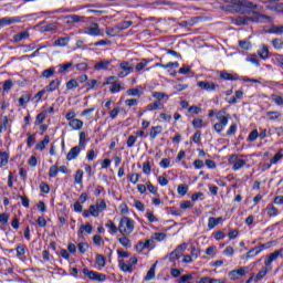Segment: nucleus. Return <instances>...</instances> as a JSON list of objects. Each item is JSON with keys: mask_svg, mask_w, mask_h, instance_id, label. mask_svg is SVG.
Returning a JSON list of instances; mask_svg holds the SVG:
<instances>
[{"mask_svg": "<svg viewBox=\"0 0 283 283\" xmlns=\"http://www.w3.org/2000/svg\"><path fill=\"white\" fill-rule=\"evenodd\" d=\"M143 92L138 88H128L127 90V95L128 96H140Z\"/></svg>", "mask_w": 283, "mask_h": 283, "instance_id": "obj_51", "label": "nucleus"}, {"mask_svg": "<svg viewBox=\"0 0 283 283\" xmlns=\"http://www.w3.org/2000/svg\"><path fill=\"white\" fill-rule=\"evenodd\" d=\"M119 244H122V247H125L126 249H132V241L127 238H119L118 239Z\"/></svg>", "mask_w": 283, "mask_h": 283, "instance_id": "obj_33", "label": "nucleus"}, {"mask_svg": "<svg viewBox=\"0 0 283 283\" xmlns=\"http://www.w3.org/2000/svg\"><path fill=\"white\" fill-rule=\"evenodd\" d=\"M220 78H222L223 81H239L240 76L227 72H220Z\"/></svg>", "mask_w": 283, "mask_h": 283, "instance_id": "obj_17", "label": "nucleus"}, {"mask_svg": "<svg viewBox=\"0 0 283 283\" xmlns=\"http://www.w3.org/2000/svg\"><path fill=\"white\" fill-rule=\"evenodd\" d=\"M266 209H268V216H270V218H273L280 214V210H277V208H275V206L273 205H269Z\"/></svg>", "mask_w": 283, "mask_h": 283, "instance_id": "obj_25", "label": "nucleus"}, {"mask_svg": "<svg viewBox=\"0 0 283 283\" xmlns=\"http://www.w3.org/2000/svg\"><path fill=\"white\" fill-rule=\"evenodd\" d=\"M251 270L249 266H243L238 270H232L229 273L230 280H240V277H244L247 273H249Z\"/></svg>", "mask_w": 283, "mask_h": 283, "instance_id": "obj_8", "label": "nucleus"}, {"mask_svg": "<svg viewBox=\"0 0 283 283\" xmlns=\"http://www.w3.org/2000/svg\"><path fill=\"white\" fill-rule=\"evenodd\" d=\"M36 143V135L29 134L27 138V145L28 147H32Z\"/></svg>", "mask_w": 283, "mask_h": 283, "instance_id": "obj_55", "label": "nucleus"}, {"mask_svg": "<svg viewBox=\"0 0 283 283\" xmlns=\"http://www.w3.org/2000/svg\"><path fill=\"white\" fill-rule=\"evenodd\" d=\"M84 34H88L90 36H101V27L98 23H91L90 27L84 29Z\"/></svg>", "mask_w": 283, "mask_h": 283, "instance_id": "obj_10", "label": "nucleus"}, {"mask_svg": "<svg viewBox=\"0 0 283 283\" xmlns=\"http://www.w3.org/2000/svg\"><path fill=\"white\" fill-rule=\"evenodd\" d=\"M277 258H283V248L277 251H274L273 253L266 256V259L264 260L265 266H271V264H273V262H275Z\"/></svg>", "mask_w": 283, "mask_h": 283, "instance_id": "obj_9", "label": "nucleus"}, {"mask_svg": "<svg viewBox=\"0 0 283 283\" xmlns=\"http://www.w3.org/2000/svg\"><path fill=\"white\" fill-rule=\"evenodd\" d=\"M271 34H283V25H272L270 28Z\"/></svg>", "mask_w": 283, "mask_h": 283, "instance_id": "obj_40", "label": "nucleus"}, {"mask_svg": "<svg viewBox=\"0 0 283 283\" xmlns=\"http://www.w3.org/2000/svg\"><path fill=\"white\" fill-rule=\"evenodd\" d=\"M259 56L263 60H266L269 57V45H262L261 51H259Z\"/></svg>", "mask_w": 283, "mask_h": 283, "instance_id": "obj_27", "label": "nucleus"}, {"mask_svg": "<svg viewBox=\"0 0 283 283\" xmlns=\"http://www.w3.org/2000/svg\"><path fill=\"white\" fill-rule=\"evenodd\" d=\"M119 268L124 273H132L134 271V266H132V263H125V261H119Z\"/></svg>", "mask_w": 283, "mask_h": 283, "instance_id": "obj_19", "label": "nucleus"}, {"mask_svg": "<svg viewBox=\"0 0 283 283\" xmlns=\"http://www.w3.org/2000/svg\"><path fill=\"white\" fill-rule=\"evenodd\" d=\"M77 249H78L80 253H85L87 251V249H90V245L85 242H81V243H78Z\"/></svg>", "mask_w": 283, "mask_h": 283, "instance_id": "obj_61", "label": "nucleus"}, {"mask_svg": "<svg viewBox=\"0 0 283 283\" xmlns=\"http://www.w3.org/2000/svg\"><path fill=\"white\" fill-rule=\"evenodd\" d=\"M75 185H83V170H77L74 176Z\"/></svg>", "mask_w": 283, "mask_h": 283, "instance_id": "obj_42", "label": "nucleus"}, {"mask_svg": "<svg viewBox=\"0 0 283 283\" xmlns=\"http://www.w3.org/2000/svg\"><path fill=\"white\" fill-rule=\"evenodd\" d=\"M13 23H21V18H2L0 19V28H3L6 25H12Z\"/></svg>", "mask_w": 283, "mask_h": 283, "instance_id": "obj_12", "label": "nucleus"}, {"mask_svg": "<svg viewBox=\"0 0 283 283\" xmlns=\"http://www.w3.org/2000/svg\"><path fill=\"white\" fill-rule=\"evenodd\" d=\"M30 36V32L22 31L13 36L14 43H19L21 41H24V39H28Z\"/></svg>", "mask_w": 283, "mask_h": 283, "instance_id": "obj_18", "label": "nucleus"}, {"mask_svg": "<svg viewBox=\"0 0 283 283\" xmlns=\"http://www.w3.org/2000/svg\"><path fill=\"white\" fill-rule=\"evenodd\" d=\"M266 116H269L270 120H277L282 114L277 111H270L266 113Z\"/></svg>", "mask_w": 283, "mask_h": 283, "instance_id": "obj_34", "label": "nucleus"}, {"mask_svg": "<svg viewBox=\"0 0 283 283\" xmlns=\"http://www.w3.org/2000/svg\"><path fill=\"white\" fill-rule=\"evenodd\" d=\"M154 277H156V270L154 268H150L145 276V280L146 282H149V280H154Z\"/></svg>", "mask_w": 283, "mask_h": 283, "instance_id": "obj_49", "label": "nucleus"}, {"mask_svg": "<svg viewBox=\"0 0 283 283\" xmlns=\"http://www.w3.org/2000/svg\"><path fill=\"white\" fill-rule=\"evenodd\" d=\"M272 45L275 48V50H282L283 49V41L282 39H274L272 40Z\"/></svg>", "mask_w": 283, "mask_h": 283, "instance_id": "obj_47", "label": "nucleus"}, {"mask_svg": "<svg viewBox=\"0 0 283 283\" xmlns=\"http://www.w3.org/2000/svg\"><path fill=\"white\" fill-rule=\"evenodd\" d=\"M185 251H187V243H181L169 254V261L176 262V260H180V256Z\"/></svg>", "mask_w": 283, "mask_h": 283, "instance_id": "obj_7", "label": "nucleus"}, {"mask_svg": "<svg viewBox=\"0 0 283 283\" xmlns=\"http://www.w3.org/2000/svg\"><path fill=\"white\" fill-rule=\"evenodd\" d=\"M10 220V214L3 212L0 213V224H6Z\"/></svg>", "mask_w": 283, "mask_h": 283, "instance_id": "obj_62", "label": "nucleus"}, {"mask_svg": "<svg viewBox=\"0 0 283 283\" xmlns=\"http://www.w3.org/2000/svg\"><path fill=\"white\" fill-rule=\"evenodd\" d=\"M153 98H156L157 102L160 103V101H169V95L167 93H163V92H154L153 93Z\"/></svg>", "mask_w": 283, "mask_h": 283, "instance_id": "obj_20", "label": "nucleus"}, {"mask_svg": "<svg viewBox=\"0 0 283 283\" xmlns=\"http://www.w3.org/2000/svg\"><path fill=\"white\" fill-rule=\"evenodd\" d=\"M69 127L73 128L74 132H78L83 129V120L75 118L69 122Z\"/></svg>", "mask_w": 283, "mask_h": 283, "instance_id": "obj_15", "label": "nucleus"}, {"mask_svg": "<svg viewBox=\"0 0 283 283\" xmlns=\"http://www.w3.org/2000/svg\"><path fill=\"white\" fill-rule=\"evenodd\" d=\"M83 273L86 277L94 280L95 282H105V280H107V275L92 271L87 268L83 269Z\"/></svg>", "mask_w": 283, "mask_h": 283, "instance_id": "obj_5", "label": "nucleus"}, {"mask_svg": "<svg viewBox=\"0 0 283 283\" xmlns=\"http://www.w3.org/2000/svg\"><path fill=\"white\" fill-rule=\"evenodd\" d=\"M70 43V38H60L54 42V45H57L60 48H65Z\"/></svg>", "mask_w": 283, "mask_h": 283, "instance_id": "obj_32", "label": "nucleus"}, {"mask_svg": "<svg viewBox=\"0 0 283 283\" xmlns=\"http://www.w3.org/2000/svg\"><path fill=\"white\" fill-rule=\"evenodd\" d=\"M46 145H50V135H45L43 140L35 145V149H38L39 151H43Z\"/></svg>", "mask_w": 283, "mask_h": 283, "instance_id": "obj_16", "label": "nucleus"}, {"mask_svg": "<svg viewBox=\"0 0 283 283\" xmlns=\"http://www.w3.org/2000/svg\"><path fill=\"white\" fill-rule=\"evenodd\" d=\"M81 146H74L71 148V150L66 155V160H75V158L78 157V154H81Z\"/></svg>", "mask_w": 283, "mask_h": 283, "instance_id": "obj_13", "label": "nucleus"}, {"mask_svg": "<svg viewBox=\"0 0 283 283\" xmlns=\"http://www.w3.org/2000/svg\"><path fill=\"white\" fill-rule=\"evenodd\" d=\"M59 176V166L53 165L49 169V178H56Z\"/></svg>", "mask_w": 283, "mask_h": 283, "instance_id": "obj_37", "label": "nucleus"}, {"mask_svg": "<svg viewBox=\"0 0 283 283\" xmlns=\"http://www.w3.org/2000/svg\"><path fill=\"white\" fill-rule=\"evenodd\" d=\"M92 230H93L92 224L86 223V224H82V226L80 227L77 233H78V235H81L84 231H85L86 233H92Z\"/></svg>", "mask_w": 283, "mask_h": 283, "instance_id": "obj_28", "label": "nucleus"}, {"mask_svg": "<svg viewBox=\"0 0 283 283\" xmlns=\"http://www.w3.org/2000/svg\"><path fill=\"white\" fill-rule=\"evenodd\" d=\"M12 85H13L12 80L4 81L3 91L4 92H10L12 90Z\"/></svg>", "mask_w": 283, "mask_h": 283, "instance_id": "obj_60", "label": "nucleus"}, {"mask_svg": "<svg viewBox=\"0 0 283 283\" xmlns=\"http://www.w3.org/2000/svg\"><path fill=\"white\" fill-rule=\"evenodd\" d=\"M119 29L118 27H114V28H106V34L107 36H116L119 33Z\"/></svg>", "mask_w": 283, "mask_h": 283, "instance_id": "obj_38", "label": "nucleus"}, {"mask_svg": "<svg viewBox=\"0 0 283 283\" xmlns=\"http://www.w3.org/2000/svg\"><path fill=\"white\" fill-rule=\"evenodd\" d=\"M260 3H264L268 10L272 12H277V14H283V4L277 3L280 0H259Z\"/></svg>", "mask_w": 283, "mask_h": 283, "instance_id": "obj_4", "label": "nucleus"}, {"mask_svg": "<svg viewBox=\"0 0 283 283\" xmlns=\"http://www.w3.org/2000/svg\"><path fill=\"white\" fill-rule=\"evenodd\" d=\"M88 211L93 218H98V213H101V210L95 205L90 206Z\"/></svg>", "mask_w": 283, "mask_h": 283, "instance_id": "obj_44", "label": "nucleus"}, {"mask_svg": "<svg viewBox=\"0 0 283 283\" xmlns=\"http://www.w3.org/2000/svg\"><path fill=\"white\" fill-rule=\"evenodd\" d=\"M119 67L126 74H132V72H134V67L129 66V62H122Z\"/></svg>", "mask_w": 283, "mask_h": 283, "instance_id": "obj_24", "label": "nucleus"}, {"mask_svg": "<svg viewBox=\"0 0 283 283\" xmlns=\"http://www.w3.org/2000/svg\"><path fill=\"white\" fill-rule=\"evenodd\" d=\"M86 143H87V135L85 134V132H81V133H80L78 147H81L82 149H84Z\"/></svg>", "mask_w": 283, "mask_h": 283, "instance_id": "obj_29", "label": "nucleus"}, {"mask_svg": "<svg viewBox=\"0 0 283 283\" xmlns=\"http://www.w3.org/2000/svg\"><path fill=\"white\" fill-rule=\"evenodd\" d=\"M8 160H10V155L6 151H0V167H6V165H8Z\"/></svg>", "mask_w": 283, "mask_h": 283, "instance_id": "obj_23", "label": "nucleus"}, {"mask_svg": "<svg viewBox=\"0 0 283 283\" xmlns=\"http://www.w3.org/2000/svg\"><path fill=\"white\" fill-rule=\"evenodd\" d=\"M229 165H232V170L238 171L239 169H242L247 165V160L241 159L238 157L237 154H233L228 159Z\"/></svg>", "mask_w": 283, "mask_h": 283, "instance_id": "obj_6", "label": "nucleus"}, {"mask_svg": "<svg viewBox=\"0 0 283 283\" xmlns=\"http://www.w3.org/2000/svg\"><path fill=\"white\" fill-rule=\"evenodd\" d=\"M190 280H193V275L185 274V275H181L179 283H187V282H190Z\"/></svg>", "mask_w": 283, "mask_h": 283, "instance_id": "obj_63", "label": "nucleus"}, {"mask_svg": "<svg viewBox=\"0 0 283 283\" xmlns=\"http://www.w3.org/2000/svg\"><path fill=\"white\" fill-rule=\"evenodd\" d=\"M198 87L206 90V92H216V83L209 81H201L197 83Z\"/></svg>", "mask_w": 283, "mask_h": 283, "instance_id": "obj_11", "label": "nucleus"}, {"mask_svg": "<svg viewBox=\"0 0 283 283\" xmlns=\"http://www.w3.org/2000/svg\"><path fill=\"white\" fill-rule=\"evenodd\" d=\"M143 172L146 175V176H149V174H151V164L149 161H145L143 164Z\"/></svg>", "mask_w": 283, "mask_h": 283, "instance_id": "obj_46", "label": "nucleus"}, {"mask_svg": "<svg viewBox=\"0 0 283 283\" xmlns=\"http://www.w3.org/2000/svg\"><path fill=\"white\" fill-rule=\"evenodd\" d=\"M46 117H48V114L45 112L38 114L36 120H35L36 125H41Z\"/></svg>", "mask_w": 283, "mask_h": 283, "instance_id": "obj_54", "label": "nucleus"}, {"mask_svg": "<svg viewBox=\"0 0 283 283\" xmlns=\"http://www.w3.org/2000/svg\"><path fill=\"white\" fill-rule=\"evenodd\" d=\"M75 87H78V81L77 80H70L66 83V90H75Z\"/></svg>", "mask_w": 283, "mask_h": 283, "instance_id": "obj_50", "label": "nucleus"}, {"mask_svg": "<svg viewBox=\"0 0 283 283\" xmlns=\"http://www.w3.org/2000/svg\"><path fill=\"white\" fill-rule=\"evenodd\" d=\"M227 113L220 111L217 113V120L218 123H216L213 125V129L214 132H217V134H222V132L224 130V127H227V125H229V116L226 115Z\"/></svg>", "mask_w": 283, "mask_h": 283, "instance_id": "obj_3", "label": "nucleus"}, {"mask_svg": "<svg viewBox=\"0 0 283 283\" xmlns=\"http://www.w3.org/2000/svg\"><path fill=\"white\" fill-rule=\"evenodd\" d=\"M149 63V61H147L146 59H143L139 63H137L135 70L136 72H140L142 70H145V67H147V64Z\"/></svg>", "mask_w": 283, "mask_h": 283, "instance_id": "obj_43", "label": "nucleus"}, {"mask_svg": "<svg viewBox=\"0 0 283 283\" xmlns=\"http://www.w3.org/2000/svg\"><path fill=\"white\" fill-rule=\"evenodd\" d=\"M271 102L275 103V105L282 106L283 105V98L280 95L272 94L271 95Z\"/></svg>", "mask_w": 283, "mask_h": 283, "instance_id": "obj_41", "label": "nucleus"}, {"mask_svg": "<svg viewBox=\"0 0 283 283\" xmlns=\"http://www.w3.org/2000/svg\"><path fill=\"white\" fill-rule=\"evenodd\" d=\"M105 256L101 255V254H96V264L98 266H105Z\"/></svg>", "mask_w": 283, "mask_h": 283, "instance_id": "obj_59", "label": "nucleus"}, {"mask_svg": "<svg viewBox=\"0 0 283 283\" xmlns=\"http://www.w3.org/2000/svg\"><path fill=\"white\" fill-rule=\"evenodd\" d=\"M109 65H112V60L99 61L94 65V70H108Z\"/></svg>", "mask_w": 283, "mask_h": 283, "instance_id": "obj_14", "label": "nucleus"}, {"mask_svg": "<svg viewBox=\"0 0 283 283\" xmlns=\"http://www.w3.org/2000/svg\"><path fill=\"white\" fill-rule=\"evenodd\" d=\"M55 72L56 71L54 70V67H50L42 72V76H43V78H52V76H54Z\"/></svg>", "mask_w": 283, "mask_h": 283, "instance_id": "obj_36", "label": "nucleus"}, {"mask_svg": "<svg viewBox=\"0 0 283 283\" xmlns=\"http://www.w3.org/2000/svg\"><path fill=\"white\" fill-rule=\"evenodd\" d=\"M163 134V126H153L150 129V138H157L158 135Z\"/></svg>", "mask_w": 283, "mask_h": 283, "instance_id": "obj_21", "label": "nucleus"}, {"mask_svg": "<svg viewBox=\"0 0 283 283\" xmlns=\"http://www.w3.org/2000/svg\"><path fill=\"white\" fill-rule=\"evenodd\" d=\"M125 105L127 107H136L138 105V99L136 98L126 99Z\"/></svg>", "mask_w": 283, "mask_h": 283, "instance_id": "obj_58", "label": "nucleus"}, {"mask_svg": "<svg viewBox=\"0 0 283 283\" xmlns=\"http://www.w3.org/2000/svg\"><path fill=\"white\" fill-rule=\"evenodd\" d=\"M59 85H61V82L53 80L44 90L46 92H55V90H59Z\"/></svg>", "mask_w": 283, "mask_h": 283, "instance_id": "obj_22", "label": "nucleus"}, {"mask_svg": "<svg viewBox=\"0 0 283 283\" xmlns=\"http://www.w3.org/2000/svg\"><path fill=\"white\" fill-rule=\"evenodd\" d=\"M106 227H107V229L111 230V232H112L113 234L118 233V228L116 227V224H114V223L112 222V220H108V221H107Z\"/></svg>", "mask_w": 283, "mask_h": 283, "instance_id": "obj_48", "label": "nucleus"}, {"mask_svg": "<svg viewBox=\"0 0 283 283\" xmlns=\"http://www.w3.org/2000/svg\"><path fill=\"white\" fill-rule=\"evenodd\" d=\"M271 247H273L272 242L263 243V244L256 247L258 249H256L255 255H260V253H262V251H264L265 249H271Z\"/></svg>", "mask_w": 283, "mask_h": 283, "instance_id": "obj_31", "label": "nucleus"}, {"mask_svg": "<svg viewBox=\"0 0 283 283\" xmlns=\"http://www.w3.org/2000/svg\"><path fill=\"white\" fill-rule=\"evenodd\" d=\"M156 109H160V102H155V103H151V104H148L147 105V111L148 112H154Z\"/></svg>", "mask_w": 283, "mask_h": 283, "instance_id": "obj_52", "label": "nucleus"}, {"mask_svg": "<svg viewBox=\"0 0 283 283\" xmlns=\"http://www.w3.org/2000/svg\"><path fill=\"white\" fill-rule=\"evenodd\" d=\"M73 65V62H67L65 64L60 65L59 74H65V72H67V70H70V67H72Z\"/></svg>", "mask_w": 283, "mask_h": 283, "instance_id": "obj_39", "label": "nucleus"}, {"mask_svg": "<svg viewBox=\"0 0 283 283\" xmlns=\"http://www.w3.org/2000/svg\"><path fill=\"white\" fill-rule=\"evenodd\" d=\"M202 119L200 118H195L192 120V126L195 127V129H200L202 127Z\"/></svg>", "mask_w": 283, "mask_h": 283, "instance_id": "obj_64", "label": "nucleus"}, {"mask_svg": "<svg viewBox=\"0 0 283 283\" xmlns=\"http://www.w3.org/2000/svg\"><path fill=\"white\" fill-rule=\"evenodd\" d=\"M122 90L123 86H120V84L112 83L109 92H112V94H117V92H120Z\"/></svg>", "mask_w": 283, "mask_h": 283, "instance_id": "obj_57", "label": "nucleus"}, {"mask_svg": "<svg viewBox=\"0 0 283 283\" xmlns=\"http://www.w3.org/2000/svg\"><path fill=\"white\" fill-rule=\"evenodd\" d=\"M260 137V133H258V129H254L250 133L249 137H248V140L250 143H253L255 140H258V138Z\"/></svg>", "mask_w": 283, "mask_h": 283, "instance_id": "obj_45", "label": "nucleus"}, {"mask_svg": "<svg viewBox=\"0 0 283 283\" xmlns=\"http://www.w3.org/2000/svg\"><path fill=\"white\" fill-rule=\"evenodd\" d=\"M130 25H134V22L124 21V22L117 24V30H119V32H123V30H127V28H130Z\"/></svg>", "mask_w": 283, "mask_h": 283, "instance_id": "obj_35", "label": "nucleus"}, {"mask_svg": "<svg viewBox=\"0 0 283 283\" xmlns=\"http://www.w3.org/2000/svg\"><path fill=\"white\" fill-rule=\"evenodd\" d=\"M95 206L99 210V212L107 209V203L105 202V200H98Z\"/></svg>", "mask_w": 283, "mask_h": 283, "instance_id": "obj_56", "label": "nucleus"}, {"mask_svg": "<svg viewBox=\"0 0 283 283\" xmlns=\"http://www.w3.org/2000/svg\"><path fill=\"white\" fill-rule=\"evenodd\" d=\"M118 231L125 237L134 233V220L128 217H123L119 221Z\"/></svg>", "mask_w": 283, "mask_h": 283, "instance_id": "obj_2", "label": "nucleus"}, {"mask_svg": "<svg viewBox=\"0 0 283 283\" xmlns=\"http://www.w3.org/2000/svg\"><path fill=\"white\" fill-rule=\"evenodd\" d=\"M266 273H269V269L263 268L254 277V282H260L262 281V279H264L266 276Z\"/></svg>", "mask_w": 283, "mask_h": 283, "instance_id": "obj_30", "label": "nucleus"}, {"mask_svg": "<svg viewBox=\"0 0 283 283\" xmlns=\"http://www.w3.org/2000/svg\"><path fill=\"white\" fill-rule=\"evenodd\" d=\"M232 6H237V11L241 12V14H251L241 15L233 20L235 25H249V23H271L273 18L261 12H264V7L260 4H255L249 0H230Z\"/></svg>", "mask_w": 283, "mask_h": 283, "instance_id": "obj_1", "label": "nucleus"}, {"mask_svg": "<svg viewBox=\"0 0 283 283\" xmlns=\"http://www.w3.org/2000/svg\"><path fill=\"white\" fill-rule=\"evenodd\" d=\"M188 191H189V186H187L186 184H181L177 188V193L179 196H187Z\"/></svg>", "mask_w": 283, "mask_h": 283, "instance_id": "obj_26", "label": "nucleus"}, {"mask_svg": "<svg viewBox=\"0 0 283 283\" xmlns=\"http://www.w3.org/2000/svg\"><path fill=\"white\" fill-rule=\"evenodd\" d=\"M136 140H138V137L130 135L126 142L127 147H134V145H136Z\"/></svg>", "mask_w": 283, "mask_h": 283, "instance_id": "obj_53", "label": "nucleus"}]
</instances>
